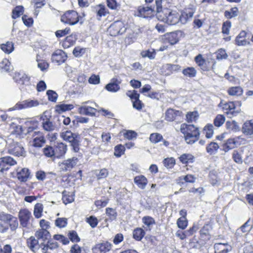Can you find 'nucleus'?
I'll list each match as a JSON object with an SVG mask.
<instances>
[{
  "label": "nucleus",
  "instance_id": "1",
  "mask_svg": "<svg viewBox=\"0 0 253 253\" xmlns=\"http://www.w3.org/2000/svg\"><path fill=\"white\" fill-rule=\"evenodd\" d=\"M162 0H155L156 6V17L161 21L169 25H175L179 21L180 15L176 11L168 8L163 9Z\"/></svg>",
  "mask_w": 253,
  "mask_h": 253
},
{
  "label": "nucleus",
  "instance_id": "2",
  "mask_svg": "<svg viewBox=\"0 0 253 253\" xmlns=\"http://www.w3.org/2000/svg\"><path fill=\"white\" fill-rule=\"evenodd\" d=\"M50 116L47 111L44 112L40 117H37L31 119L29 121L25 122V124L28 126H52L51 122L50 121Z\"/></svg>",
  "mask_w": 253,
  "mask_h": 253
},
{
  "label": "nucleus",
  "instance_id": "3",
  "mask_svg": "<svg viewBox=\"0 0 253 253\" xmlns=\"http://www.w3.org/2000/svg\"><path fill=\"white\" fill-rule=\"evenodd\" d=\"M180 131L188 144H193L198 139L200 133L197 127H181Z\"/></svg>",
  "mask_w": 253,
  "mask_h": 253
},
{
  "label": "nucleus",
  "instance_id": "4",
  "mask_svg": "<svg viewBox=\"0 0 253 253\" xmlns=\"http://www.w3.org/2000/svg\"><path fill=\"white\" fill-rule=\"evenodd\" d=\"M6 143L8 152L9 154L18 157L25 156V151L23 147L19 143L14 142L11 138L7 139Z\"/></svg>",
  "mask_w": 253,
  "mask_h": 253
},
{
  "label": "nucleus",
  "instance_id": "5",
  "mask_svg": "<svg viewBox=\"0 0 253 253\" xmlns=\"http://www.w3.org/2000/svg\"><path fill=\"white\" fill-rule=\"evenodd\" d=\"M13 78L21 89L27 90L32 86L30 81V78L25 74L16 72Z\"/></svg>",
  "mask_w": 253,
  "mask_h": 253
},
{
  "label": "nucleus",
  "instance_id": "6",
  "mask_svg": "<svg viewBox=\"0 0 253 253\" xmlns=\"http://www.w3.org/2000/svg\"><path fill=\"white\" fill-rule=\"evenodd\" d=\"M42 104L40 101L37 99H28L23 100L21 102L17 103L11 109V110L25 109L33 107H36Z\"/></svg>",
  "mask_w": 253,
  "mask_h": 253
},
{
  "label": "nucleus",
  "instance_id": "7",
  "mask_svg": "<svg viewBox=\"0 0 253 253\" xmlns=\"http://www.w3.org/2000/svg\"><path fill=\"white\" fill-rule=\"evenodd\" d=\"M179 33H180L179 31L167 33L160 37V41L164 44L169 43L170 45H174L179 41L178 36Z\"/></svg>",
  "mask_w": 253,
  "mask_h": 253
},
{
  "label": "nucleus",
  "instance_id": "8",
  "mask_svg": "<svg viewBox=\"0 0 253 253\" xmlns=\"http://www.w3.org/2000/svg\"><path fill=\"white\" fill-rule=\"evenodd\" d=\"M61 21L64 23L70 25H74L78 23L79 16L76 11L69 10L61 17Z\"/></svg>",
  "mask_w": 253,
  "mask_h": 253
},
{
  "label": "nucleus",
  "instance_id": "9",
  "mask_svg": "<svg viewBox=\"0 0 253 253\" xmlns=\"http://www.w3.org/2000/svg\"><path fill=\"white\" fill-rule=\"evenodd\" d=\"M126 28L121 21H117L113 23L109 27L108 31L112 36L122 34L126 32Z\"/></svg>",
  "mask_w": 253,
  "mask_h": 253
},
{
  "label": "nucleus",
  "instance_id": "10",
  "mask_svg": "<svg viewBox=\"0 0 253 253\" xmlns=\"http://www.w3.org/2000/svg\"><path fill=\"white\" fill-rule=\"evenodd\" d=\"M17 162L10 156L4 157L0 159V172H3L9 169V167L15 165Z\"/></svg>",
  "mask_w": 253,
  "mask_h": 253
},
{
  "label": "nucleus",
  "instance_id": "11",
  "mask_svg": "<svg viewBox=\"0 0 253 253\" xmlns=\"http://www.w3.org/2000/svg\"><path fill=\"white\" fill-rule=\"evenodd\" d=\"M77 158H72L59 163V167L61 171H70L77 164Z\"/></svg>",
  "mask_w": 253,
  "mask_h": 253
},
{
  "label": "nucleus",
  "instance_id": "12",
  "mask_svg": "<svg viewBox=\"0 0 253 253\" xmlns=\"http://www.w3.org/2000/svg\"><path fill=\"white\" fill-rule=\"evenodd\" d=\"M112 245L105 241L96 244L92 249L93 253H106L112 249Z\"/></svg>",
  "mask_w": 253,
  "mask_h": 253
},
{
  "label": "nucleus",
  "instance_id": "13",
  "mask_svg": "<svg viewBox=\"0 0 253 253\" xmlns=\"http://www.w3.org/2000/svg\"><path fill=\"white\" fill-rule=\"evenodd\" d=\"M30 171L28 168H18L16 170V177L21 182H26L30 177Z\"/></svg>",
  "mask_w": 253,
  "mask_h": 253
},
{
  "label": "nucleus",
  "instance_id": "14",
  "mask_svg": "<svg viewBox=\"0 0 253 253\" xmlns=\"http://www.w3.org/2000/svg\"><path fill=\"white\" fill-rule=\"evenodd\" d=\"M67 56L66 53L61 49L56 50L52 54L51 60L52 62L60 65L67 59Z\"/></svg>",
  "mask_w": 253,
  "mask_h": 253
},
{
  "label": "nucleus",
  "instance_id": "15",
  "mask_svg": "<svg viewBox=\"0 0 253 253\" xmlns=\"http://www.w3.org/2000/svg\"><path fill=\"white\" fill-rule=\"evenodd\" d=\"M18 215L21 225L23 227H27L31 217V212L28 209H22L19 212Z\"/></svg>",
  "mask_w": 253,
  "mask_h": 253
},
{
  "label": "nucleus",
  "instance_id": "16",
  "mask_svg": "<svg viewBox=\"0 0 253 253\" xmlns=\"http://www.w3.org/2000/svg\"><path fill=\"white\" fill-rule=\"evenodd\" d=\"M154 11V8L152 7L146 6L138 7L137 13L135 14L137 16L143 18L151 17Z\"/></svg>",
  "mask_w": 253,
  "mask_h": 253
},
{
  "label": "nucleus",
  "instance_id": "17",
  "mask_svg": "<svg viewBox=\"0 0 253 253\" xmlns=\"http://www.w3.org/2000/svg\"><path fill=\"white\" fill-rule=\"evenodd\" d=\"M182 114V112L180 111L169 108L166 112L165 119L168 121H173L175 120L177 117H181Z\"/></svg>",
  "mask_w": 253,
  "mask_h": 253
},
{
  "label": "nucleus",
  "instance_id": "18",
  "mask_svg": "<svg viewBox=\"0 0 253 253\" xmlns=\"http://www.w3.org/2000/svg\"><path fill=\"white\" fill-rule=\"evenodd\" d=\"M215 253H227L231 250V247L227 243H215L214 245Z\"/></svg>",
  "mask_w": 253,
  "mask_h": 253
},
{
  "label": "nucleus",
  "instance_id": "19",
  "mask_svg": "<svg viewBox=\"0 0 253 253\" xmlns=\"http://www.w3.org/2000/svg\"><path fill=\"white\" fill-rule=\"evenodd\" d=\"M195 10L196 8L194 6H192L190 11H188L186 9V11L183 12L181 16H180L179 21L182 24H185L190 20L193 16Z\"/></svg>",
  "mask_w": 253,
  "mask_h": 253
},
{
  "label": "nucleus",
  "instance_id": "20",
  "mask_svg": "<svg viewBox=\"0 0 253 253\" xmlns=\"http://www.w3.org/2000/svg\"><path fill=\"white\" fill-rule=\"evenodd\" d=\"M94 11L96 14L97 19L99 20H100L101 17L105 16L109 13L108 10L106 8L104 5L102 4L94 6Z\"/></svg>",
  "mask_w": 253,
  "mask_h": 253
},
{
  "label": "nucleus",
  "instance_id": "21",
  "mask_svg": "<svg viewBox=\"0 0 253 253\" xmlns=\"http://www.w3.org/2000/svg\"><path fill=\"white\" fill-rule=\"evenodd\" d=\"M27 244L28 247L35 253L40 248L38 241L33 236H31L27 239Z\"/></svg>",
  "mask_w": 253,
  "mask_h": 253
},
{
  "label": "nucleus",
  "instance_id": "22",
  "mask_svg": "<svg viewBox=\"0 0 253 253\" xmlns=\"http://www.w3.org/2000/svg\"><path fill=\"white\" fill-rule=\"evenodd\" d=\"M79 112L83 115L93 116L95 115L96 109L92 107L84 105L79 108Z\"/></svg>",
  "mask_w": 253,
  "mask_h": 253
},
{
  "label": "nucleus",
  "instance_id": "23",
  "mask_svg": "<svg viewBox=\"0 0 253 253\" xmlns=\"http://www.w3.org/2000/svg\"><path fill=\"white\" fill-rule=\"evenodd\" d=\"M54 149L55 157L57 158H60L66 153L67 151V146L63 143H59L57 144L55 148Z\"/></svg>",
  "mask_w": 253,
  "mask_h": 253
},
{
  "label": "nucleus",
  "instance_id": "24",
  "mask_svg": "<svg viewBox=\"0 0 253 253\" xmlns=\"http://www.w3.org/2000/svg\"><path fill=\"white\" fill-rule=\"evenodd\" d=\"M134 182L139 188L143 189L145 188L148 181L144 175H141L135 176L134 178Z\"/></svg>",
  "mask_w": 253,
  "mask_h": 253
},
{
  "label": "nucleus",
  "instance_id": "25",
  "mask_svg": "<svg viewBox=\"0 0 253 253\" xmlns=\"http://www.w3.org/2000/svg\"><path fill=\"white\" fill-rule=\"evenodd\" d=\"M120 83L117 80L113 79L109 84L106 85L105 88L110 92H117L120 88Z\"/></svg>",
  "mask_w": 253,
  "mask_h": 253
},
{
  "label": "nucleus",
  "instance_id": "26",
  "mask_svg": "<svg viewBox=\"0 0 253 253\" xmlns=\"http://www.w3.org/2000/svg\"><path fill=\"white\" fill-rule=\"evenodd\" d=\"M0 48L5 54H9L14 49V43L12 42H7L5 43L1 44Z\"/></svg>",
  "mask_w": 253,
  "mask_h": 253
},
{
  "label": "nucleus",
  "instance_id": "27",
  "mask_svg": "<svg viewBox=\"0 0 253 253\" xmlns=\"http://www.w3.org/2000/svg\"><path fill=\"white\" fill-rule=\"evenodd\" d=\"M76 38L75 36L70 35L66 38L62 42V46L64 48H68L74 45L76 42Z\"/></svg>",
  "mask_w": 253,
  "mask_h": 253
},
{
  "label": "nucleus",
  "instance_id": "28",
  "mask_svg": "<svg viewBox=\"0 0 253 253\" xmlns=\"http://www.w3.org/2000/svg\"><path fill=\"white\" fill-rule=\"evenodd\" d=\"M199 117V113L197 111L188 112L186 115V121L189 123L196 122Z\"/></svg>",
  "mask_w": 253,
  "mask_h": 253
},
{
  "label": "nucleus",
  "instance_id": "29",
  "mask_svg": "<svg viewBox=\"0 0 253 253\" xmlns=\"http://www.w3.org/2000/svg\"><path fill=\"white\" fill-rule=\"evenodd\" d=\"M61 137L66 141L70 142L74 141L77 138V136L73 134L71 131L66 130L61 133Z\"/></svg>",
  "mask_w": 253,
  "mask_h": 253
},
{
  "label": "nucleus",
  "instance_id": "30",
  "mask_svg": "<svg viewBox=\"0 0 253 253\" xmlns=\"http://www.w3.org/2000/svg\"><path fill=\"white\" fill-rule=\"evenodd\" d=\"M227 92L231 96H240L242 94L243 90L240 86H234L229 88Z\"/></svg>",
  "mask_w": 253,
  "mask_h": 253
},
{
  "label": "nucleus",
  "instance_id": "31",
  "mask_svg": "<svg viewBox=\"0 0 253 253\" xmlns=\"http://www.w3.org/2000/svg\"><path fill=\"white\" fill-rule=\"evenodd\" d=\"M237 142L234 139H228L223 146V149L225 152H227L229 150L233 149L236 146Z\"/></svg>",
  "mask_w": 253,
  "mask_h": 253
},
{
  "label": "nucleus",
  "instance_id": "32",
  "mask_svg": "<svg viewBox=\"0 0 253 253\" xmlns=\"http://www.w3.org/2000/svg\"><path fill=\"white\" fill-rule=\"evenodd\" d=\"M219 148V145L216 142H211L206 147V150L210 155L215 154Z\"/></svg>",
  "mask_w": 253,
  "mask_h": 253
},
{
  "label": "nucleus",
  "instance_id": "33",
  "mask_svg": "<svg viewBox=\"0 0 253 253\" xmlns=\"http://www.w3.org/2000/svg\"><path fill=\"white\" fill-rule=\"evenodd\" d=\"M194 158V156L192 154L189 153L183 154L179 157L180 161L183 164L192 163L193 162Z\"/></svg>",
  "mask_w": 253,
  "mask_h": 253
},
{
  "label": "nucleus",
  "instance_id": "34",
  "mask_svg": "<svg viewBox=\"0 0 253 253\" xmlns=\"http://www.w3.org/2000/svg\"><path fill=\"white\" fill-rule=\"evenodd\" d=\"M45 140L42 134H38V136L35 137L33 141L32 145L37 147H41L45 143Z\"/></svg>",
  "mask_w": 253,
  "mask_h": 253
},
{
  "label": "nucleus",
  "instance_id": "35",
  "mask_svg": "<svg viewBox=\"0 0 253 253\" xmlns=\"http://www.w3.org/2000/svg\"><path fill=\"white\" fill-rule=\"evenodd\" d=\"M15 129L12 132L11 137L14 135L20 137H23L29 131L26 129L27 127H15Z\"/></svg>",
  "mask_w": 253,
  "mask_h": 253
},
{
  "label": "nucleus",
  "instance_id": "36",
  "mask_svg": "<svg viewBox=\"0 0 253 253\" xmlns=\"http://www.w3.org/2000/svg\"><path fill=\"white\" fill-rule=\"evenodd\" d=\"M74 200V195L66 191H64L62 193V201L63 203L67 205L71 203Z\"/></svg>",
  "mask_w": 253,
  "mask_h": 253
},
{
  "label": "nucleus",
  "instance_id": "37",
  "mask_svg": "<svg viewBox=\"0 0 253 253\" xmlns=\"http://www.w3.org/2000/svg\"><path fill=\"white\" fill-rule=\"evenodd\" d=\"M43 207L41 203H37L35 205L34 215L37 218H39L42 216Z\"/></svg>",
  "mask_w": 253,
  "mask_h": 253
},
{
  "label": "nucleus",
  "instance_id": "38",
  "mask_svg": "<svg viewBox=\"0 0 253 253\" xmlns=\"http://www.w3.org/2000/svg\"><path fill=\"white\" fill-rule=\"evenodd\" d=\"M222 108L226 114H233L235 108V105L233 102H229L223 104Z\"/></svg>",
  "mask_w": 253,
  "mask_h": 253
},
{
  "label": "nucleus",
  "instance_id": "39",
  "mask_svg": "<svg viewBox=\"0 0 253 253\" xmlns=\"http://www.w3.org/2000/svg\"><path fill=\"white\" fill-rule=\"evenodd\" d=\"M145 234V231L141 228H137L133 232V237L137 241H140Z\"/></svg>",
  "mask_w": 253,
  "mask_h": 253
},
{
  "label": "nucleus",
  "instance_id": "40",
  "mask_svg": "<svg viewBox=\"0 0 253 253\" xmlns=\"http://www.w3.org/2000/svg\"><path fill=\"white\" fill-rule=\"evenodd\" d=\"M140 54L143 58L148 57L150 59H153L155 57L156 52L154 49H150L142 51Z\"/></svg>",
  "mask_w": 253,
  "mask_h": 253
},
{
  "label": "nucleus",
  "instance_id": "41",
  "mask_svg": "<svg viewBox=\"0 0 253 253\" xmlns=\"http://www.w3.org/2000/svg\"><path fill=\"white\" fill-rule=\"evenodd\" d=\"M35 236L38 239H46L49 237V233L47 230L41 229L36 232Z\"/></svg>",
  "mask_w": 253,
  "mask_h": 253
},
{
  "label": "nucleus",
  "instance_id": "42",
  "mask_svg": "<svg viewBox=\"0 0 253 253\" xmlns=\"http://www.w3.org/2000/svg\"><path fill=\"white\" fill-rule=\"evenodd\" d=\"M36 61L38 62V67L42 71L46 70L49 67L48 63L44 60L39 58L37 56Z\"/></svg>",
  "mask_w": 253,
  "mask_h": 253
},
{
  "label": "nucleus",
  "instance_id": "43",
  "mask_svg": "<svg viewBox=\"0 0 253 253\" xmlns=\"http://www.w3.org/2000/svg\"><path fill=\"white\" fill-rule=\"evenodd\" d=\"M238 14V9L236 7L231 8L230 10H226L224 12V16L228 19L236 17Z\"/></svg>",
  "mask_w": 253,
  "mask_h": 253
},
{
  "label": "nucleus",
  "instance_id": "44",
  "mask_svg": "<svg viewBox=\"0 0 253 253\" xmlns=\"http://www.w3.org/2000/svg\"><path fill=\"white\" fill-rule=\"evenodd\" d=\"M196 73V70L193 67H187V68L184 69L182 71V73L184 74V75L190 78L195 77Z\"/></svg>",
  "mask_w": 253,
  "mask_h": 253
},
{
  "label": "nucleus",
  "instance_id": "45",
  "mask_svg": "<svg viewBox=\"0 0 253 253\" xmlns=\"http://www.w3.org/2000/svg\"><path fill=\"white\" fill-rule=\"evenodd\" d=\"M23 9L24 8L22 6H17L12 10V18L16 19L20 17L23 13Z\"/></svg>",
  "mask_w": 253,
  "mask_h": 253
},
{
  "label": "nucleus",
  "instance_id": "46",
  "mask_svg": "<svg viewBox=\"0 0 253 253\" xmlns=\"http://www.w3.org/2000/svg\"><path fill=\"white\" fill-rule=\"evenodd\" d=\"M74 108L73 104H62L56 106V110L65 112L72 110Z\"/></svg>",
  "mask_w": 253,
  "mask_h": 253
},
{
  "label": "nucleus",
  "instance_id": "47",
  "mask_svg": "<svg viewBox=\"0 0 253 253\" xmlns=\"http://www.w3.org/2000/svg\"><path fill=\"white\" fill-rule=\"evenodd\" d=\"M85 52V48L77 46L75 47L73 51V55L76 57L82 56Z\"/></svg>",
  "mask_w": 253,
  "mask_h": 253
},
{
  "label": "nucleus",
  "instance_id": "48",
  "mask_svg": "<svg viewBox=\"0 0 253 253\" xmlns=\"http://www.w3.org/2000/svg\"><path fill=\"white\" fill-rule=\"evenodd\" d=\"M0 68L5 71H9L10 69V63L7 59H3L0 62Z\"/></svg>",
  "mask_w": 253,
  "mask_h": 253
},
{
  "label": "nucleus",
  "instance_id": "49",
  "mask_svg": "<svg viewBox=\"0 0 253 253\" xmlns=\"http://www.w3.org/2000/svg\"><path fill=\"white\" fill-rule=\"evenodd\" d=\"M176 223L179 228L184 229L187 226L188 222L186 217H181L177 219Z\"/></svg>",
  "mask_w": 253,
  "mask_h": 253
},
{
  "label": "nucleus",
  "instance_id": "50",
  "mask_svg": "<svg viewBox=\"0 0 253 253\" xmlns=\"http://www.w3.org/2000/svg\"><path fill=\"white\" fill-rule=\"evenodd\" d=\"M67 224V219L66 218H57L55 221V225L59 228H63Z\"/></svg>",
  "mask_w": 253,
  "mask_h": 253
},
{
  "label": "nucleus",
  "instance_id": "51",
  "mask_svg": "<svg viewBox=\"0 0 253 253\" xmlns=\"http://www.w3.org/2000/svg\"><path fill=\"white\" fill-rule=\"evenodd\" d=\"M44 155L47 157L55 156L54 149L51 146H46L43 149Z\"/></svg>",
  "mask_w": 253,
  "mask_h": 253
},
{
  "label": "nucleus",
  "instance_id": "52",
  "mask_svg": "<svg viewBox=\"0 0 253 253\" xmlns=\"http://www.w3.org/2000/svg\"><path fill=\"white\" fill-rule=\"evenodd\" d=\"M225 117L222 115H218L214 120V124L215 126H220L225 122Z\"/></svg>",
  "mask_w": 253,
  "mask_h": 253
},
{
  "label": "nucleus",
  "instance_id": "53",
  "mask_svg": "<svg viewBox=\"0 0 253 253\" xmlns=\"http://www.w3.org/2000/svg\"><path fill=\"white\" fill-rule=\"evenodd\" d=\"M31 3L35 9L41 8L45 4V0H31Z\"/></svg>",
  "mask_w": 253,
  "mask_h": 253
},
{
  "label": "nucleus",
  "instance_id": "54",
  "mask_svg": "<svg viewBox=\"0 0 253 253\" xmlns=\"http://www.w3.org/2000/svg\"><path fill=\"white\" fill-rule=\"evenodd\" d=\"M125 150V147L122 145H117L115 147L114 155L118 157H121L124 153Z\"/></svg>",
  "mask_w": 253,
  "mask_h": 253
},
{
  "label": "nucleus",
  "instance_id": "55",
  "mask_svg": "<svg viewBox=\"0 0 253 253\" xmlns=\"http://www.w3.org/2000/svg\"><path fill=\"white\" fill-rule=\"evenodd\" d=\"M216 59L217 60L225 59H226L228 57L226 51L222 48L218 49L216 52Z\"/></svg>",
  "mask_w": 253,
  "mask_h": 253
},
{
  "label": "nucleus",
  "instance_id": "56",
  "mask_svg": "<svg viewBox=\"0 0 253 253\" xmlns=\"http://www.w3.org/2000/svg\"><path fill=\"white\" fill-rule=\"evenodd\" d=\"M126 94L127 96L130 97L132 101L139 98V94L135 90H128L126 92Z\"/></svg>",
  "mask_w": 253,
  "mask_h": 253
},
{
  "label": "nucleus",
  "instance_id": "57",
  "mask_svg": "<svg viewBox=\"0 0 253 253\" xmlns=\"http://www.w3.org/2000/svg\"><path fill=\"white\" fill-rule=\"evenodd\" d=\"M164 164L165 167L168 168H171L175 164V161L173 158H166L164 161Z\"/></svg>",
  "mask_w": 253,
  "mask_h": 253
},
{
  "label": "nucleus",
  "instance_id": "58",
  "mask_svg": "<svg viewBox=\"0 0 253 253\" xmlns=\"http://www.w3.org/2000/svg\"><path fill=\"white\" fill-rule=\"evenodd\" d=\"M124 136L126 139L131 140L136 137L137 133L133 130H126L124 133Z\"/></svg>",
  "mask_w": 253,
  "mask_h": 253
},
{
  "label": "nucleus",
  "instance_id": "59",
  "mask_svg": "<svg viewBox=\"0 0 253 253\" xmlns=\"http://www.w3.org/2000/svg\"><path fill=\"white\" fill-rule=\"evenodd\" d=\"M46 94L48 96V98L49 101L55 102L57 98V94L53 90H48L46 92Z\"/></svg>",
  "mask_w": 253,
  "mask_h": 253
},
{
  "label": "nucleus",
  "instance_id": "60",
  "mask_svg": "<svg viewBox=\"0 0 253 253\" xmlns=\"http://www.w3.org/2000/svg\"><path fill=\"white\" fill-rule=\"evenodd\" d=\"M150 140L152 143H157L162 139V136L159 133H152L150 135Z\"/></svg>",
  "mask_w": 253,
  "mask_h": 253
},
{
  "label": "nucleus",
  "instance_id": "61",
  "mask_svg": "<svg viewBox=\"0 0 253 253\" xmlns=\"http://www.w3.org/2000/svg\"><path fill=\"white\" fill-rule=\"evenodd\" d=\"M106 213L107 215L109 216L111 220H114L116 218L117 216V212L116 211L112 208H106Z\"/></svg>",
  "mask_w": 253,
  "mask_h": 253
},
{
  "label": "nucleus",
  "instance_id": "62",
  "mask_svg": "<svg viewBox=\"0 0 253 253\" xmlns=\"http://www.w3.org/2000/svg\"><path fill=\"white\" fill-rule=\"evenodd\" d=\"M234 161L238 164H242L243 162L242 158L241 155L237 151H234L232 155Z\"/></svg>",
  "mask_w": 253,
  "mask_h": 253
},
{
  "label": "nucleus",
  "instance_id": "63",
  "mask_svg": "<svg viewBox=\"0 0 253 253\" xmlns=\"http://www.w3.org/2000/svg\"><path fill=\"white\" fill-rule=\"evenodd\" d=\"M132 102L133 107L137 110H140L144 107V104L139 100V98Z\"/></svg>",
  "mask_w": 253,
  "mask_h": 253
},
{
  "label": "nucleus",
  "instance_id": "64",
  "mask_svg": "<svg viewBox=\"0 0 253 253\" xmlns=\"http://www.w3.org/2000/svg\"><path fill=\"white\" fill-rule=\"evenodd\" d=\"M86 220L87 222L92 228L96 227L98 224V220L97 218L93 216H90L89 218H87Z\"/></svg>",
  "mask_w": 253,
  "mask_h": 253
}]
</instances>
